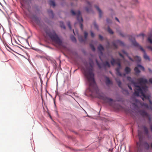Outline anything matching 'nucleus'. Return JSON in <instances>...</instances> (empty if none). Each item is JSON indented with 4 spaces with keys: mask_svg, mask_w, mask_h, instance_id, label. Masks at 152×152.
<instances>
[{
    "mask_svg": "<svg viewBox=\"0 0 152 152\" xmlns=\"http://www.w3.org/2000/svg\"><path fill=\"white\" fill-rule=\"evenodd\" d=\"M94 66L93 61L90 60L88 64L86 66V69L84 71V74L89 84V89L92 94L95 92L96 94L97 98L102 100L104 103H108L110 105L112 106L113 99L107 97L102 93L99 92L94 78V75L93 72Z\"/></svg>",
    "mask_w": 152,
    "mask_h": 152,
    "instance_id": "1",
    "label": "nucleus"
},
{
    "mask_svg": "<svg viewBox=\"0 0 152 152\" xmlns=\"http://www.w3.org/2000/svg\"><path fill=\"white\" fill-rule=\"evenodd\" d=\"M46 36L50 39L59 46H62L63 42L62 39L60 38L54 30H45Z\"/></svg>",
    "mask_w": 152,
    "mask_h": 152,
    "instance_id": "2",
    "label": "nucleus"
},
{
    "mask_svg": "<svg viewBox=\"0 0 152 152\" xmlns=\"http://www.w3.org/2000/svg\"><path fill=\"white\" fill-rule=\"evenodd\" d=\"M127 79L133 84L135 87L134 89V95L138 96L139 95H140L145 97H148L147 96H145L144 93L147 90V87L146 86H144L141 88L140 86H138L137 83L134 82L130 77L128 76L127 77Z\"/></svg>",
    "mask_w": 152,
    "mask_h": 152,
    "instance_id": "3",
    "label": "nucleus"
},
{
    "mask_svg": "<svg viewBox=\"0 0 152 152\" xmlns=\"http://www.w3.org/2000/svg\"><path fill=\"white\" fill-rule=\"evenodd\" d=\"M71 12L72 15H77V20L79 23L80 28L82 30H83V26L82 23L83 21V20L81 15L80 11H78L75 12L73 10H72Z\"/></svg>",
    "mask_w": 152,
    "mask_h": 152,
    "instance_id": "4",
    "label": "nucleus"
},
{
    "mask_svg": "<svg viewBox=\"0 0 152 152\" xmlns=\"http://www.w3.org/2000/svg\"><path fill=\"white\" fill-rule=\"evenodd\" d=\"M137 82H138V86H140L141 88L144 86H146L147 87V89H148V87L145 85L148 83V80L145 78H138L137 80ZM148 89H147V90L146 92H144V94L146 93Z\"/></svg>",
    "mask_w": 152,
    "mask_h": 152,
    "instance_id": "5",
    "label": "nucleus"
},
{
    "mask_svg": "<svg viewBox=\"0 0 152 152\" xmlns=\"http://www.w3.org/2000/svg\"><path fill=\"white\" fill-rule=\"evenodd\" d=\"M138 136L139 137V142L137 143V144L138 148H140L142 146V133L140 131H138Z\"/></svg>",
    "mask_w": 152,
    "mask_h": 152,
    "instance_id": "6",
    "label": "nucleus"
},
{
    "mask_svg": "<svg viewBox=\"0 0 152 152\" xmlns=\"http://www.w3.org/2000/svg\"><path fill=\"white\" fill-rule=\"evenodd\" d=\"M112 45L115 48H117V47L118 46H124V42L119 40L114 41L113 42Z\"/></svg>",
    "mask_w": 152,
    "mask_h": 152,
    "instance_id": "7",
    "label": "nucleus"
},
{
    "mask_svg": "<svg viewBox=\"0 0 152 152\" xmlns=\"http://www.w3.org/2000/svg\"><path fill=\"white\" fill-rule=\"evenodd\" d=\"M115 80L118 83V86L119 87L121 88L122 90V91H123V93L124 94H125L126 95H128L129 94V92L128 91L127 89H124L121 87V81L120 80H118L116 78L115 79Z\"/></svg>",
    "mask_w": 152,
    "mask_h": 152,
    "instance_id": "8",
    "label": "nucleus"
},
{
    "mask_svg": "<svg viewBox=\"0 0 152 152\" xmlns=\"http://www.w3.org/2000/svg\"><path fill=\"white\" fill-rule=\"evenodd\" d=\"M140 113L142 116L148 118L149 121H151L150 116L144 110H142L140 111Z\"/></svg>",
    "mask_w": 152,
    "mask_h": 152,
    "instance_id": "9",
    "label": "nucleus"
},
{
    "mask_svg": "<svg viewBox=\"0 0 152 152\" xmlns=\"http://www.w3.org/2000/svg\"><path fill=\"white\" fill-rule=\"evenodd\" d=\"M138 67L141 68L143 70H144V68L143 67L140 65H138L134 69V71L136 75L139 74L140 72V71L139 70L138 68Z\"/></svg>",
    "mask_w": 152,
    "mask_h": 152,
    "instance_id": "10",
    "label": "nucleus"
},
{
    "mask_svg": "<svg viewBox=\"0 0 152 152\" xmlns=\"http://www.w3.org/2000/svg\"><path fill=\"white\" fill-rule=\"evenodd\" d=\"M87 3L88 5V7L86 8V10L88 12H90L91 11V4L88 1H87Z\"/></svg>",
    "mask_w": 152,
    "mask_h": 152,
    "instance_id": "11",
    "label": "nucleus"
},
{
    "mask_svg": "<svg viewBox=\"0 0 152 152\" xmlns=\"http://www.w3.org/2000/svg\"><path fill=\"white\" fill-rule=\"evenodd\" d=\"M121 68V67L118 66L117 68L115 69L116 74L117 75L119 76H122V74L120 72V70Z\"/></svg>",
    "mask_w": 152,
    "mask_h": 152,
    "instance_id": "12",
    "label": "nucleus"
},
{
    "mask_svg": "<svg viewBox=\"0 0 152 152\" xmlns=\"http://www.w3.org/2000/svg\"><path fill=\"white\" fill-rule=\"evenodd\" d=\"M140 50L142 51L144 53L143 56L144 58L146 60H149L150 59L149 57L145 53V51L143 49V48H140Z\"/></svg>",
    "mask_w": 152,
    "mask_h": 152,
    "instance_id": "13",
    "label": "nucleus"
},
{
    "mask_svg": "<svg viewBox=\"0 0 152 152\" xmlns=\"http://www.w3.org/2000/svg\"><path fill=\"white\" fill-rule=\"evenodd\" d=\"M32 19L38 25H39L40 21L38 17L36 15H34L32 18Z\"/></svg>",
    "mask_w": 152,
    "mask_h": 152,
    "instance_id": "14",
    "label": "nucleus"
},
{
    "mask_svg": "<svg viewBox=\"0 0 152 152\" xmlns=\"http://www.w3.org/2000/svg\"><path fill=\"white\" fill-rule=\"evenodd\" d=\"M95 7L96 8L97 10L99 12V17L100 18L101 17L102 15V12L101 10L99 8L98 6L95 5Z\"/></svg>",
    "mask_w": 152,
    "mask_h": 152,
    "instance_id": "15",
    "label": "nucleus"
},
{
    "mask_svg": "<svg viewBox=\"0 0 152 152\" xmlns=\"http://www.w3.org/2000/svg\"><path fill=\"white\" fill-rule=\"evenodd\" d=\"M124 71L126 74H128L131 72V69L129 67L126 66L125 67Z\"/></svg>",
    "mask_w": 152,
    "mask_h": 152,
    "instance_id": "16",
    "label": "nucleus"
},
{
    "mask_svg": "<svg viewBox=\"0 0 152 152\" xmlns=\"http://www.w3.org/2000/svg\"><path fill=\"white\" fill-rule=\"evenodd\" d=\"M141 105L142 106L144 107L145 108H146V109H149V106L148 104L146 103H141ZM150 108L151 109L152 108L151 107H150Z\"/></svg>",
    "mask_w": 152,
    "mask_h": 152,
    "instance_id": "17",
    "label": "nucleus"
},
{
    "mask_svg": "<svg viewBox=\"0 0 152 152\" xmlns=\"http://www.w3.org/2000/svg\"><path fill=\"white\" fill-rule=\"evenodd\" d=\"M134 58L135 61L137 63H139L141 61V58L140 57L138 56H137L134 57Z\"/></svg>",
    "mask_w": 152,
    "mask_h": 152,
    "instance_id": "18",
    "label": "nucleus"
},
{
    "mask_svg": "<svg viewBox=\"0 0 152 152\" xmlns=\"http://www.w3.org/2000/svg\"><path fill=\"white\" fill-rule=\"evenodd\" d=\"M143 128L145 134L147 135H148V131L147 127L145 126H144L143 127Z\"/></svg>",
    "mask_w": 152,
    "mask_h": 152,
    "instance_id": "19",
    "label": "nucleus"
},
{
    "mask_svg": "<svg viewBox=\"0 0 152 152\" xmlns=\"http://www.w3.org/2000/svg\"><path fill=\"white\" fill-rule=\"evenodd\" d=\"M105 82L107 85H109L112 83L111 81L110 80L109 78L108 77H106Z\"/></svg>",
    "mask_w": 152,
    "mask_h": 152,
    "instance_id": "20",
    "label": "nucleus"
},
{
    "mask_svg": "<svg viewBox=\"0 0 152 152\" xmlns=\"http://www.w3.org/2000/svg\"><path fill=\"white\" fill-rule=\"evenodd\" d=\"M48 12L50 17L53 18V13L52 10H48Z\"/></svg>",
    "mask_w": 152,
    "mask_h": 152,
    "instance_id": "21",
    "label": "nucleus"
},
{
    "mask_svg": "<svg viewBox=\"0 0 152 152\" xmlns=\"http://www.w3.org/2000/svg\"><path fill=\"white\" fill-rule=\"evenodd\" d=\"M98 50L99 51V53H100L99 57V58H101V55H102L103 54V53H102V51L104 50V48H98Z\"/></svg>",
    "mask_w": 152,
    "mask_h": 152,
    "instance_id": "22",
    "label": "nucleus"
},
{
    "mask_svg": "<svg viewBox=\"0 0 152 152\" xmlns=\"http://www.w3.org/2000/svg\"><path fill=\"white\" fill-rule=\"evenodd\" d=\"M148 42L151 44H152V34H150L148 38Z\"/></svg>",
    "mask_w": 152,
    "mask_h": 152,
    "instance_id": "23",
    "label": "nucleus"
},
{
    "mask_svg": "<svg viewBox=\"0 0 152 152\" xmlns=\"http://www.w3.org/2000/svg\"><path fill=\"white\" fill-rule=\"evenodd\" d=\"M78 39L80 42H84L86 40L84 39L82 36H80L78 37Z\"/></svg>",
    "mask_w": 152,
    "mask_h": 152,
    "instance_id": "24",
    "label": "nucleus"
},
{
    "mask_svg": "<svg viewBox=\"0 0 152 152\" xmlns=\"http://www.w3.org/2000/svg\"><path fill=\"white\" fill-rule=\"evenodd\" d=\"M116 61H117L116 64H117L118 66L121 67L120 60L119 58H118L116 59Z\"/></svg>",
    "mask_w": 152,
    "mask_h": 152,
    "instance_id": "25",
    "label": "nucleus"
},
{
    "mask_svg": "<svg viewBox=\"0 0 152 152\" xmlns=\"http://www.w3.org/2000/svg\"><path fill=\"white\" fill-rule=\"evenodd\" d=\"M49 3L51 6H53V7L56 5L55 2L52 0H50L49 1Z\"/></svg>",
    "mask_w": 152,
    "mask_h": 152,
    "instance_id": "26",
    "label": "nucleus"
},
{
    "mask_svg": "<svg viewBox=\"0 0 152 152\" xmlns=\"http://www.w3.org/2000/svg\"><path fill=\"white\" fill-rule=\"evenodd\" d=\"M145 96H147L148 97H144L143 96H142L140 95H139V96H143V97H144L145 98V99H148L149 100V103L150 104V105H151V106H152V102L151 101V100L149 99V96H147V95H146L145 94Z\"/></svg>",
    "mask_w": 152,
    "mask_h": 152,
    "instance_id": "27",
    "label": "nucleus"
},
{
    "mask_svg": "<svg viewBox=\"0 0 152 152\" xmlns=\"http://www.w3.org/2000/svg\"><path fill=\"white\" fill-rule=\"evenodd\" d=\"M116 61H117L116 59L115 60L114 58H112V60L111 61V64L113 66V65H114L116 63Z\"/></svg>",
    "mask_w": 152,
    "mask_h": 152,
    "instance_id": "28",
    "label": "nucleus"
},
{
    "mask_svg": "<svg viewBox=\"0 0 152 152\" xmlns=\"http://www.w3.org/2000/svg\"><path fill=\"white\" fill-rule=\"evenodd\" d=\"M145 147L146 149H148L149 148V145L146 142H145L144 143Z\"/></svg>",
    "mask_w": 152,
    "mask_h": 152,
    "instance_id": "29",
    "label": "nucleus"
},
{
    "mask_svg": "<svg viewBox=\"0 0 152 152\" xmlns=\"http://www.w3.org/2000/svg\"><path fill=\"white\" fill-rule=\"evenodd\" d=\"M133 44L134 46H137L138 48H142L139 45L138 43L136 42L135 41H134L133 42Z\"/></svg>",
    "mask_w": 152,
    "mask_h": 152,
    "instance_id": "30",
    "label": "nucleus"
},
{
    "mask_svg": "<svg viewBox=\"0 0 152 152\" xmlns=\"http://www.w3.org/2000/svg\"><path fill=\"white\" fill-rule=\"evenodd\" d=\"M104 66H107L108 67H110V65L108 62L106 61L105 63H104Z\"/></svg>",
    "mask_w": 152,
    "mask_h": 152,
    "instance_id": "31",
    "label": "nucleus"
},
{
    "mask_svg": "<svg viewBox=\"0 0 152 152\" xmlns=\"http://www.w3.org/2000/svg\"><path fill=\"white\" fill-rule=\"evenodd\" d=\"M6 49L9 52H10L11 53H13V52L16 53V52L12 49V48H6Z\"/></svg>",
    "mask_w": 152,
    "mask_h": 152,
    "instance_id": "32",
    "label": "nucleus"
},
{
    "mask_svg": "<svg viewBox=\"0 0 152 152\" xmlns=\"http://www.w3.org/2000/svg\"><path fill=\"white\" fill-rule=\"evenodd\" d=\"M60 26L61 28H63L64 29H65L66 28L65 26L64 23L62 22H60Z\"/></svg>",
    "mask_w": 152,
    "mask_h": 152,
    "instance_id": "33",
    "label": "nucleus"
},
{
    "mask_svg": "<svg viewBox=\"0 0 152 152\" xmlns=\"http://www.w3.org/2000/svg\"><path fill=\"white\" fill-rule=\"evenodd\" d=\"M107 31L110 34H113V31L109 27L107 28Z\"/></svg>",
    "mask_w": 152,
    "mask_h": 152,
    "instance_id": "34",
    "label": "nucleus"
},
{
    "mask_svg": "<svg viewBox=\"0 0 152 152\" xmlns=\"http://www.w3.org/2000/svg\"><path fill=\"white\" fill-rule=\"evenodd\" d=\"M71 39L73 42H76V41L75 38L73 36H71Z\"/></svg>",
    "mask_w": 152,
    "mask_h": 152,
    "instance_id": "35",
    "label": "nucleus"
},
{
    "mask_svg": "<svg viewBox=\"0 0 152 152\" xmlns=\"http://www.w3.org/2000/svg\"><path fill=\"white\" fill-rule=\"evenodd\" d=\"M123 53L125 54L126 55L128 56V58H129V59L132 61H134V60L133 59H132V58H131V57H130L129 56H128V54L126 53V52L125 51H123Z\"/></svg>",
    "mask_w": 152,
    "mask_h": 152,
    "instance_id": "36",
    "label": "nucleus"
},
{
    "mask_svg": "<svg viewBox=\"0 0 152 152\" xmlns=\"http://www.w3.org/2000/svg\"><path fill=\"white\" fill-rule=\"evenodd\" d=\"M30 0H23V1L21 2V4L22 7H24V2H27Z\"/></svg>",
    "mask_w": 152,
    "mask_h": 152,
    "instance_id": "37",
    "label": "nucleus"
},
{
    "mask_svg": "<svg viewBox=\"0 0 152 152\" xmlns=\"http://www.w3.org/2000/svg\"><path fill=\"white\" fill-rule=\"evenodd\" d=\"M96 64L97 65H98V67L100 68L101 69L102 68V67L101 66V65L99 63L97 60L96 59Z\"/></svg>",
    "mask_w": 152,
    "mask_h": 152,
    "instance_id": "38",
    "label": "nucleus"
},
{
    "mask_svg": "<svg viewBox=\"0 0 152 152\" xmlns=\"http://www.w3.org/2000/svg\"><path fill=\"white\" fill-rule=\"evenodd\" d=\"M67 25L70 30L72 29V27L71 26L70 23L69 21L67 23Z\"/></svg>",
    "mask_w": 152,
    "mask_h": 152,
    "instance_id": "39",
    "label": "nucleus"
},
{
    "mask_svg": "<svg viewBox=\"0 0 152 152\" xmlns=\"http://www.w3.org/2000/svg\"><path fill=\"white\" fill-rule=\"evenodd\" d=\"M84 34L85 39L86 40L88 36V33L86 31H85L84 32Z\"/></svg>",
    "mask_w": 152,
    "mask_h": 152,
    "instance_id": "40",
    "label": "nucleus"
},
{
    "mask_svg": "<svg viewBox=\"0 0 152 152\" xmlns=\"http://www.w3.org/2000/svg\"><path fill=\"white\" fill-rule=\"evenodd\" d=\"M94 26L97 29H98V26L97 25L96 23L95 22H94Z\"/></svg>",
    "mask_w": 152,
    "mask_h": 152,
    "instance_id": "41",
    "label": "nucleus"
},
{
    "mask_svg": "<svg viewBox=\"0 0 152 152\" xmlns=\"http://www.w3.org/2000/svg\"><path fill=\"white\" fill-rule=\"evenodd\" d=\"M31 49H33L34 50L38 51L39 53H41L42 52V51L41 50H39L38 49L36 48L35 49V48H31Z\"/></svg>",
    "mask_w": 152,
    "mask_h": 152,
    "instance_id": "42",
    "label": "nucleus"
},
{
    "mask_svg": "<svg viewBox=\"0 0 152 152\" xmlns=\"http://www.w3.org/2000/svg\"><path fill=\"white\" fill-rule=\"evenodd\" d=\"M91 36L92 37H94L95 36L94 34L92 31H91L90 32Z\"/></svg>",
    "mask_w": 152,
    "mask_h": 152,
    "instance_id": "43",
    "label": "nucleus"
},
{
    "mask_svg": "<svg viewBox=\"0 0 152 152\" xmlns=\"http://www.w3.org/2000/svg\"><path fill=\"white\" fill-rule=\"evenodd\" d=\"M64 48V49L66 50H68V49L69 48ZM66 53H67L68 54H70V53H69V51H66Z\"/></svg>",
    "mask_w": 152,
    "mask_h": 152,
    "instance_id": "44",
    "label": "nucleus"
},
{
    "mask_svg": "<svg viewBox=\"0 0 152 152\" xmlns=\"http://www.w3.org/2000/svg\"><path fill=\"white\" fill-rule=\"evenodd\" d=\"M99 38L100 40H102L103 39V37L101 35H99Z\"/></svg>",
    "mask_w": 152,
    "mask_h": 152,
    "instance_id": "45",
    "label": "nucleus"
},
{
    "mask_svg": "<svg viewBox=\"0 0 152 152\" xmlns=\"http://www.w3.org/2000/svg\"><path fill=\"white\" fill-rule=\"evenodd\" d=\"M4 44L5 47H7L8 48H10V47L9 46V45L7 43H5V44Z\"/></svg>",
    "mask_w": 152,
    "mask_h": 152,
    "instance_id": "46",
    "label": "nucleus"
},
{
    "mask_svg": "<svg viewBox=\"0 0 152 152\" xmlns=\"http://www.w3.org/2000/svg\"><path fill=\"white\" fill-rule=\"evenodd\" d=\"M119 54L120 56H121L122 58H124V56H123L121 53H119Z\"/></svg>",
    "mask_w": 152,
    "mask_h": 152,
    "instance_id": "47",
    "label": "nucleus"
},
{
    "mask_svg": "<svg viewBox=\"0 0 152 152\" xmlns=\"http://www.w3.org/2000/svg\"><path fill=\"white\" fill-rule=\"evenodd\" d=\"M128 87H129V89L130 90H132V87L129 84L128 85Z\"/></svg>",
    "mask_w": 152,
    "mask_h": 152,
    "instance_id": "48",
    "label": "nucleus"
},
{
    "mask_svg": "<svg viewBox=\"0 0 152 152\" xmlns=\"http://www.w3.org/2000/svg\"><path fill=\"white\" fill-rule=\"evenodd\" d=\"M149 82L152 83V78L150 79L149 80Z\"/></svg>",
    "mask_w": 152,
    "mask_h": 152,
    "instance_id": "49",
    "label": "nucleus"
},
{
    "mask_svg": "<svg viewBox=\"0 0 152 152\" xmlns=\"http://www.w3.org/2000/svg\"><path fill=\"white\" fill-rule=\"evenodd\" d=\"M107 21L108 23H110L111 22V20H110L109 19H107Z\"/></svg>",
    "mask_w": 152,
    "mask_h": 152,
    "instance_id": "50",
    "label": "nucleus"
},
{
    "mask_svg": "<svg viewBox=\"0 0 152 152\" xmlns=\"http://www.w3.org/2000/svg\"><path fill=\"white\" fill-rule=\"evenodd\" d=\"M150 128L151 129V131L152 132V125H150Z\"/></svg>",
    "mask_w": 152,
    "mask_h": 152,
    "instance_id": "51",
    "label": "nucleus"
},
{
    "mask_svg": "<svg viewBox=\"0 0 152 152\" xmlns=\"http://www.w3.org/2000/svg\"><path fill=\"white\" fill-rule=\"evenodd\" d=\"M122 76H126V74L125 73H123V74H122Z\"/></svg>",
    "mask_w": 152,
    "mask_h": 152,
    "instance_id": "52",
    "label": "nucleus"
},
{
    "mask_svg": "<svg viewBox=\"0 0 152 152\" xmlns=\"http://www.w3.org/2000/svg\"><path fill=\"white\" fill-rule=\"evenodd\" d=\"M115 19L118 21L119 22V20L118 19V18L117 17H115Z\"/></svg>",
    "mask_w": 152,
    "mask_h": 152,
    "instance_id": "53",
    "label": "nucleus"
},
{
    "mask_svg": "<svg viewBox=\"0 0 152 152\" xmlns=\"http://www.w3.org/2000/svg\"><path fill=\"white\" fill-rule=\"evenodd\" d=\"M99 48H103V46L102 45H100L99 47Z\"/></svg>",
    "mask_w": 152,
    "mask_h": 152,
    "instance_id": "54",
    "label": "nucleus"
},
{
    "mask_svg": "<svg viewBox=\"0 0 152 152\" xmlns=\"http://www.w3.org/2000/svg\"><path fill=\"white\" fill-rule=\"evenodd\" d=\"M92 50L93 51H94L95 50V48H92Z\"/></svg>",
    "mask_w": 152,
    "mask_h": 152,
    "instance_id": "55",
    "label": "nucleus"
},
{
    "mask_svg": "<svg viewBox=\"0 0 152 152\" xmlns=\"http://www.w3.org/2000/svg\"><path fill=\"white\" fill-rule=\"evenodd\" d=\"M149 69V71L150 72H152H152L151 71V69Z\"/></svg>",
    "mask_w": 152,
    "mask_h": 152,
    "instance_id": "56",
    "label": "nucleus"
},
{
    "mask_svg": "<svg viewBox=\"0 0 152 152\" xmlns=\"http://www.w3.org/2000/svg\"><path fill=\"white\" fill-rule=\"evenodd\" d=\"M120 34L122 37H124V35H123L122 34Z\"/></svg>",
    "mask_w": 152,
    "mask_h": 152,
    "instance_id": "57",
    "label": "nucleus"
},
{
    "mask_svg": "<svg viewBox=\"0 0 152 152\" xmlns=\"http://www.w3.org/2000/svg\"><path fill=\"white\" fill-rule=\"evenodd\" d=\"M151 51H152V48H148Z\"/></svg>",
    "mask_w": 152,
    "mask_h": 152,
    "instance_id": "58",
    "label": "nucleus"
},
{
    "mask_svg": "<svg viewBox=\"0 0 152 152\" xmlns=\"http://www.w3.org/2000/svg\"><path fill=\"white\" fill-rule=\"evenodd\" d=\"M91 48H94V47L93 45H92L91 46Z\"/></svg>",
    "mask_w": 152,
    "mask_h": 152,
    "instance_id": "59",
    "label": "nucleus"
},
{
    "mask_svg": "<svg viewBox=\"0 0 152 152\" xmlns=\"http://www.w3.org/2000/svg\"><path fill=\"white\" fill-rule=\"evenodd\" d=\"M135 101L136 102H137L138 101L137 99H135Z\"/></svg>",
    "mask_w": 152,
    "mask_h": 152,
    "instance_id": "60",
    "label": "nucleus"
},
{
    "mask_svg": "<svg viewBox=\"0 0 152 152\" xmlns=\"http://www.w3.org/2000/svg\"><path fill=\"white\" fill-rule=\"evenodd\" d=\"M73 32L74 34H75V33H74V30H73Z\"/></svg>",
    "mask_w": 152,
    "mask_h": 152,
    "instance_id": "61",
    "label": "nucleus"
},
{
    "mask_svg": "<svg viewBox=\"0 0 152 152\" xmlns=\"http://www.w3.org/2000/svg\"><path fill=\"white\" fill-rule=\"evenodd\" d=\"M134 3H137V1H135V2H134Z\"/></svg>",
    "mask_w": 152,
    "mask_h": 152,
    "instance_id": "62",
    "label": "nucleus"
},
{
    "mask_svg": "<svg viewBox=\"0 0 152 152\" xmlns=\"http://www.w3.org/2000/svg\"><path fill=\"white\" fill-rule=\"evenodd\" d=\"M147 48H151V47L148 46V47Z\"/></svg>",
    "mask_w": 152,
    "mask_h": 152,
    "instance_id": "63",
    "label": "nucleus"
},
{
    "mask_svg": "<svg viewBox=\"0 0 152 152\" xmlns=\"http://www.w3.org/2000/svg\"><path fill=\"white\" fill-rule=\"evenodd\" d=\"M151 147L152 148V143L151 144Z\"/></svg>",
    "mask_w": 152,
    "mask_h": 152,
    "instance_id": "64",
    "label": "nucleus"
}]
</instances>
